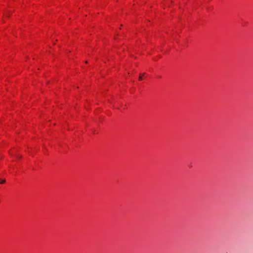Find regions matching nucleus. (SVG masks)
<instances>
[{
  "label": "nucleus",
  "mask_w": 253,
  "mask_h": 253,
  "mask_svg": "<svg viewBox=\"0 0 253 253\" xmlns=\"http://www.w3.org/2000/svg\"><path fill=\"white\" fill-rule=\"evenodd\" d=\"M85 63H87V61H85Z\"/></svg>",
  "instance_id": "nucleus-4"
},
{
  "label": "nucleus",
  "mask_w": 253,
  "mask_h": 253,
  "mask_svg": "<svg viewBox=\"0 0 253 253\" xmlns=\"http://www.w3.org/2000/svg\"><path fill=\"white\" fill-rule=\"evenodd\" d=\"M145 75V73H143L142 74H140V76H139V80H142V79H143V78H142V76H143V75Z\"/></svg>",
  "instance_id": "nucleus-1"
},
{
  "label": "nucleus",
  "mask_w": 253,
  "mask_h": 253,
  "mask_svg": "<svg viewBox=\"0 0 253 253\" xmlns=\"http://www.w3.org/2000/svg\"><path fill=\"white\" fill-rule=\"evenodd\" d=\"M4 15L5 16H7V17H8L9 16V14H7V13H5Z\"/></svg>",
  "instance_id": "nucleus-3"
},
{
  "label": "nucleus",
  "mask_w": 253,
  "mask_h": 253,
  "mask_svg": "<svg viewBox=\"0 0 253 253\" xmlns=\"http://www.w3.org/2000/svg\"><path fill=\"white\" fill-rule=\"evenodd\" d=\"M5 182V180L4 179H0V183H4Z\"/></svg>",
  "instance_id": "nucleus-2"
}]
</instances>
